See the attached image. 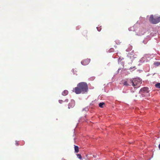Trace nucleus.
<instances>
[{
	"mask_svg": "<svg viewBox=\"0 0 160 160\" xmlns=\"http://www.w3.org/2000/svg\"><path fill=\"white\" fill-rule=\"evenodd\" d=\"M68 91L67 90H64L62 93V94L64 96L67 95L68 94Z\"/></svg>",
	"mask_w": 160,
	"mask_h": 160,
	"instance_id": "8",
	"label": "nucleus"
},
{
	"mask_svg": "<svg viewBox=\"0 0 160 160\" xmlns=\"http://www.w3.org/2000/svg\"><path fill=\"white\" fill-rule=\"evenodd\" d=\"M75 101L73 100H72L69 103L68 108L69 109L73 108L75 105Z\"/></svg>",
	"mask_w": 160,
	"mask_h": 160,
	"instance_id": "7",
	"label": "nucleus"
},
{
	"mask_svg": "<svg viewBox=\"0 0 160 160\" xmlns=\"http://www.w3.org/2000/svg\"><path fill=\"white\" fill-rule=\"evenodd\" d=\"M90 61V59L87 58L83 60L81 62V64L83 65H86L88 64Z\"/></svg>",
	"mask_w": 160,
	"mask_h": 160,
	"instance_id": "6",
	"label": "nucleus"
},
{
	"mask_svg": "<svg viewBox=\"0 0 160 160\" xmlns=\"http://www.w3.org/2000/svg\"><path fill=\"white\" fill-rule=\"evenodd\" d=\"M64 101H62V100H59V102L60 103H62L63 102H64Z\"/></svg>",
	"mask_w": 160,
	"mask_h": 160,
	"instance_id": "14",
	"label": "nucleus"
},
{
	"mask_svg": "<svg viewBox=\"0 0 160 160\" xmlns=\"http://www.w3.org/2000/svg\"><path fill=\"white\" fill-rule=\"evenodd\" d=\"M73 72V73H74L75 72V71H74V72Z\"/></svg>",
	"mask_w": 160,
	"mask_h": 160,
	"instance_id": "19",
	"label": "nucleus"
},
{
	"mask_svg": "<svg viewBox=\"0 0 160 160\" xmlns=\"http://www.w3.org/2000/svg\"><path fill=\"white\" fill-rule=\"evenodd\" d=\"M122 82L123 85L126 86H131L132 83L134 84L133 83L132 79H127L123 80Z\"/></svg>",
	"mask_w": 160,
	"mask_h": 160,
	"instance_id": "4",
	"label": "nucleus"
},
{
	"mask_svg": "<svg viewBox=\"0 0 160 160\" xmlns=\"http://www.w3.org/2000/svg\"><path fill=\"white\" fill-rule=\"evenodd\" d=\"M132 80L133 83H132V85L134 88H137V87H139V85L141 84V82L139 81L137 79H133Z\"/></svg>",
	"mask_w": 160,
	"mask_h": 160,
	"instance_id": "5",
	"label": "nucleus"
},
{
	"mask_svg": "<svg viewBox=\"0 0 160 160\" xmlns=\"http://www.w3.org/2000/svg\"><path fill=\"white\" fill-rule=\"evenodd\" d=\"M154 65L157 66H158L160 65V63L158 62L154 63Z\"/></svg>",
	"mask_w": 160,
	"mask_h": 160,
	"instance_id": "12",
	"label": "nucleus"
},
{
	"mask_svg": "<svg viewBox=\"0 0 160 160\" xmlns=\"http://www.w3.org/2000/svg\"><path fill=\"white\" fill-rule=\"evenodd\" d=\"M105 104L104 103V102H101L99 104V106L100 108H102V106Z\"/></svg>",
	"mask_w": 160,
	"mask_h": 160,
	"instance_id": "11",
	"label": "nucleus"
},
{
	"mask_svg": "<svg viewBox=\"0 0 160 160\" xmlns=\"http://www.w3.org/2000/svg\"><path fill=\"white\" fill-rule=\"evenodd\" d=\"M140 93L142 97H148L150 96L148 88L147 87H143L142 88L140 91Z\"/></svg>",
	"mask_w": 160,
	"mask_h": 160,
	"instance_id": "3",
	"label": "nucleus"
},
{
	"mask_svg": "<svg viewBox=\"0 0 160 160\" xmlns=\"http://www.w3.org/2000/svg\"><path fill=\"white\" fill-rule=\"evenodd\" d=\"M74 150L75 152H79L78 147V146L74 145Z\"/></svg>",
	"mask_w": 160,
	"mask_h": 160,
	"instance_id": "9",
	"label": "nucleus"
},
{
	"mask_svg": "<svg viewBox=\"0 0 160 160\" xmlns=\"http://www.w3.org/2000/svg\"><path fill=\"white\" fill-rule=\"evenodd\" d=\"M158 148L159 149H160V144L158 145Z\"/></svg>",
	"mask_w": 160,
	"mask_h": 160,
	"instance_id": "17",
	"label": "nucleus"
},
{
	"mask_svg": "<svg viewBox=\"0 0 160 160\" xmlns=\"http://www.w3.org/2000/svg\"><path fill=\"white\" fill-rule=\"evenodd\" d=\"M155 86L158 88H160V83H158L155 85Z\"/></svg>",
	"mask_w": 160,
	"mask_h": 160,
	"instance_id": "10",
	"label": "nucleus"
},
{
	"mask_svg": "<svg viewBox=\"0 0 160 160\" xmlns=\"http://www.w3.org/2000/svg\"><path fill=\"white\" fill-rule=\"evenodd\" d=\"M74 69H73V70H72V71H73V72H74Z\"/></svg>",
	"mask_w": 160,
	"mask_h": 160,
	"instance_id": "18",
	"label": "nucleus"
},
{
	"mask_svg": "<svg viewBox=\"0 0 160 160\" xmlns=\"http://www.w3.org/2000/svg\"><path fill=\"white\" fill-rule=\"evenodd\" d=\"M149 21L152 24H157L160 22V16L159 17L154 16L153 15H151L150 16Z\"/></svg>",
	"mask_w": 160,
	"mask_h": 160,
	"instance_id": "2",
	"label": "nucleus"
},
{
	"mask_svg": "<svg viewBox=\"0 0 160 160\" xmlns=\"http://www.w3.org/2000/svg\"><path fill=\"white\" fill-rule=\"evenodd\" d=\"M88 87L87 84L85 82H81L78 84L77 87H75L73 90L77 94H84L88 92Z\"/></svg>",
	"mask_w": 160,
	"mask_h": 160,
	"instance_id": "1",
	"label": "nucleus"
},
{
	"mask_svg": "<svg viewBox=\"0 0 160 160\" xmlns=\"http://www.w3.org/2000/svg\"><path fill=\"white\" fill-rule=\"evenodd\" d=\"M16 145L17 146H18V145H19V143H18V142H16Z\"/></svg>",
	"mask_w": 160,
	"mask_h": 160,
	"instance_id": "15",
	"label": "nucleus"
},
{
	"mask_svg": "<svg viewBox=\"0 0 160 160\" xmlns=\"http://www.w3.org/2000/svg\"><path fill=\"white\" fill-rule=\"evenodd\" d=\"M77 157L80 159H81L82 158V157L81 156V155L80 154H77Z\"/></svg>",
	"mask_w": 160,
	"mask_h": 160,
	"instance_id": "13",
	"label": "nucleus"
},
{
	"mask_svg": "<svg viewBox=\"0 0 160 160\" xmlns=\"http://www.w3.org/2000/svg\"><path fill=\"white\" fill-rule=\"evenodd\" d=\"M68 99H66L64 101V102H68Z\"/></svg>",
	"mask_w": 160,
	"mask_h": 160,
	"instance_id": "16",
	"label": "nucleus"
}]
</instances>
